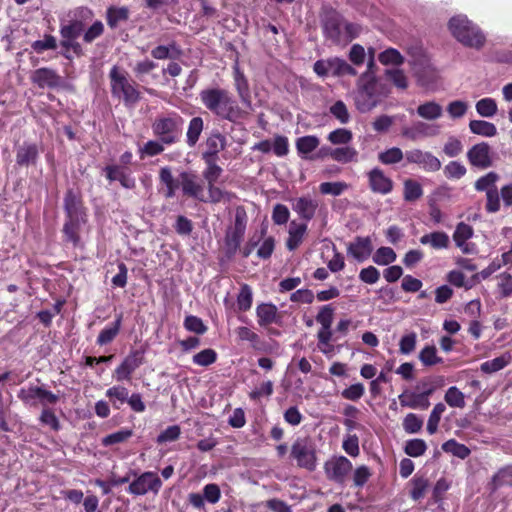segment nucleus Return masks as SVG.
<instances>
[{
    "label": "nucleus",
    "instance_id": "obj_46",
    "mask_svg": "<svg viewBox=\"0 0 512 512\" xmlns=\"http://www.w3.org/2000/svg\"><path fill=\"white\" fill-rule=\"evenodd\" d=\"M499 178L500 176L498 173L490 171L475 181L474 188L478 192H487L491 189H496V182Z\"/></svg>",
    "mask_w": 512,
    "mask_h": 512
},
{
    "label": "nucleus",
    "instance_id": "obj_51",
    "mask_svg": "<svg viewBox=\"0 0 512 512\" xmlns=\"http://www.w3.org/2000/svg\"><path fill=\"white\" fill-rule=\"evenodd\" d=\"M402 134L411 140H416L421 136L433 135L434 131H432L428 124L424 122H417L412 127L405 128Z\"/></svg>",
    "mask_w": 512,
    "mask_h": 512
},
{
    "label": "nucleus",
    "instance_id": "obj_17",
    "mask_svg": "<svg viewBox=\"0 0 512 512\" xmlns=\"http://www.w3.org/2000/svg\"><path fill=\"white\" fill-rule=\"evenodd\" d=\"M228 146L227 138L219 130L214 129L210 132L205 141V151L202 152V159L218 160V154Z\"/></svg>",
    "mask_w": 512,
    "mask_h": 512
},
{
    "label": "nucleus",
    "instance_id": "obj_10",
    "mask_svg": "<svg viewBox=\"0 0 512 512\" xmlns=\"http://www.w3.org/2000/svg\"><path fill=\"white\" fill-rule=\"evenodd\" d=\"M344 24L343 16L336 10L327 11L322 20L324 36L334 44L342 42V26Z\"/></svg>",
    "mask_w": 512,
    "mask_h": 512
},
{
    "label": "nucleus",
    "instance_id": "obj_43",
    "mask_svg": "<svg viewBox=\"0 0 512 512\" xmlns=\"http://www.w3.org/2000/svg\"><path fill=\"white\" fill-rule=\"evenodd\" d=\"M418 358L425 367H431L443 363V358L438 356L434 345H426L419 352Z\"/></svg>",
    "mask_w": 512,
    "mask_h": 512
},
{
    "label": "nucleus",
    "instance_id": "obj_34",
    "mask_svg": "<svg viewBox=\"0 0 512 512\" xmlns=\"http://www.w3.org/2000/svg\"><path fill=\"white\" fill-rule=\"evenodd\" d=\"M159 179L160 182L163 183L166 187L164 191L165 198H173L176 194L177 189H181V185L179 184V178L177 180L174 179L171 169L169 167H162L159 171Z\"/></svg>",
    "mask_w": 512,
    "mask_h": 512
},
{
    "label": "nucleus",
    "instance_id": "obj_58",
    "mask_svg": "<svg viewBox=\"0 0 512 512\" xmlns=\"http://www.w3.org/2000/svg\"><path fill=\"white\" fill-rule=\"evenodd\" d=\"M446 407L443 403H437L432 409L428 422H427V432L430 435H433L437 432L439 422L441 420L442 414L445 412Z\"/></svg>",
    "mask_w": 512,
    "mask_h": 512
},
{
    "label": "nucleus",
    "instance_id": "obj_22",
    "mask_svg": "<svg viewBox=\"0 0 512 512\" xmlns=\"http://www.w3.org/2000/svg\"><path fill=\"white\" fill-rule=\"evenodd\" d=\"M86 222L87 219H65L62 228L63 241L66 243H71L74 248L82 246L80 234L82 226L85 225Z\"/></svg>",
    "mask_w": 512,
    "mask_h": 512
},
{
    "label": "nucleus",
    "instance_id": "obj_18",
    "mask_svg": "<svg viewBox=\"0 0 512 512\" xmlns=\"http://www.w3.org/2000/svg\"><path fill=\"white\" fill-rule=\"evenodd\" d=\"M105 177L109 182L118 181L125 189H134L136 180L127 167L118 164L107 165L104 168Z\"/></svg>",
    "mask_w": 512,
    "mask_h": 512
},
{
    "label": "nucleus",
    "instance_id": "obj_25",
    "mask_svg": "<svg viewBox=\"0 0 512 512\" xmlns=\"http://www.w3.org/2000/svg\"><path fill=\"white\" fill-rule=\"evenodd\" d=\"M292 208L301 219L310 221L316 214L318 202L310 197L303 196L295 200Z\"/></svg>",
    "mask_w": 512,
    "mask_h": 512
},
{
    "label": "nucleus",
    "instance_id": "obj_36",
    "mask_svg": "<svg viewBox=\"0 0 512 512\" xmlns=\"http://www.w3.org/2000/svg\"><path fill=\"white\" fill-rule=\"evenodd\" d=\"M422 185L414 179H405L403 182V198L406 202H415L423 196Z\"/></svg>",
    "mask_w": 512,
    "mask_h": 512
},
{
    "label": "nucleus",
    "instance_id": "obj_35",
    "mask_svg": "<svg viewBox=\"0 0 512 512\" xmlns=\"http://www.w3.org/2000/svg\"><path fill=\"white\" fill-rule=\"evenodd\" d=\"M320 144V140L315 135L299 137L296 140V149L302 158L309 159L308 154L312 153Z\"/></svg>",
    "mask_w": 512,
    "mask_h": 512
},
{
    "label": "nucleus",
    "instance_id": "obj_4",
    "mask_svg": "<svg viewBox=\"0 0 512 512\" xmlns=\"http://www.w3.org/2000/svg\"><path fill=\"white\" fill-rule=\"evenodd\" d=\"M449 30L452 35L466 47L481 49L486 37L481 29L465 16H455L449 21Z\"/></svg>",
    "mask_w": 512,
    "mask_h": 512
},
{
    "label": "nucleus",
    "instance_id": "obj_11",
    "mask_svg": "<svg viewBox=\"0 0 512 512\" xmlns=\"http://www.w3.org/2000/svg\"><path fill=\"white\" fill-rule=\"evenodd\" d=\"M162 487V481L155 472L147 471L132 481L128 492L133 495H144L149 491L158 493Z\"/></svg>",
    "mask_w": 512,
    "mask_h": 512
},
{
    "label": "nucleus",
    "instance_id": "obj_13",
    "mask_svg": "<svg viewBox=\"0 0 512 512\" xmlns=\"http://www.w3.org/2000/svg\"><path fill=\"white\" fill-rule=\"evenodd\" d=\"M179 184L184 196L198 201H205L204 187L199 181L198 175L193 171L179 173Z\"/></svg>",
    "mask_w": 512,
    "mask_h": 512
},
{
    "label": "nucleus",
    "instance_id": "obj_41",
    "mask_svg": "<svg viewBox=\"0 0 512 512\" xmlns=\"http://www.w3.org/2000/svg\"><path fill=\"white\" fill-rule=\"evenodd\" d=\"M206 165L202 172L204 180L208 184H216L223 173V169L217 164L218 160L202 159Z\"/></svg>",
    "mask_w": 512,
    "mask_h": 512
},
{
    "label": "nucleus",
    "instance_id": "obj_63",
    "mask_svg": "<svg viewBox=\"0 0 512 512\" xmlns=\"http://www.w3.org/2000/svg\"><path fill=\"white\" fill-rule=\"evenodd\" d=\"M353 134L345 128H338L328 134V141L333 145H346L351 142Z\"/></svg>",
    "mask_w": 512,
    "mask_h": 512
},
{
    "label": "nucleus",
    "instance_id": "obj_49",
    "mask_svg": "<svg viewBox=\"0 0 512 512\" xmlns=\"http://www.w3.org/2000/svg\"><path fill=\"white\" fill-rule=\"evenodd\" d=\"M475 108L480 116L486 118L493 117L498 111V106L495 99L490 97H485L477 101Z\"/></svg>",
    "mask_w": 512,
    "mask_h": 512
},
{
    "label": "nucleus",
    "instance_id": "obj_6",
    "mask_svg": "<svg viewBox=\"0 0 512 512\" xmlns=\"http://www.w3.org/2000/svg\"><path fill=\"white\" fill-rule=\"evenodd\" d=\"M290 455L300 468L312 472L317 467L315 444L309 437H298L291 446Z\"/></svg>",
    "mask_w": 512,
    "mask_h": 512
},
{
    "label": "nucleus",
    "instance_id": "obj_55",
    "mask_svg": "<svg viewBox=\"0 0 512 512\" xmlns=\"http://www.w3.org/2000/svg\"><path fill=\"white\" fill-rule=\"evenodd\" d=\"M218 354L217 352L212 348H206L198 353H196L192 361L194 364L201 366V367H208L212 364H214L217 361Z\"/></svg>",
    "mask_w": 512,
    "mask_h": 512
},
{
    "label": "nucleus",
    "instance_id": "obj_5",
    "mask_svg": "<svg viewBox=\"0 0 512 512\" xmlns=\"http://www.w3.org/2000/svg\"><path fill=\"white\" fill-rule=\"evenodd\" d=\"M248 216L243 206H238L235 210V219L233 226L227 228L224 237V252L228 259H232L240 249V244L244 238Z\"/></svg>",
    "mask_w": 512,
    "mask_h": 512
},
{
    "label": "nucleus",
    "instance_id": "obj_47",
    "mask_svg": "<svg viewBox=\"0 0 512 512\" xmlns=\"http://www.w3.org/2000/svg\"><path fill=\"white\" fill-rule=\"evenodd\" d=\"M166 143L161 140H149L142 147L139 148L140 159L146 157H154L163 153Z\"/></svg>",
    "mask_w": 512,
    "mask_h": 512
},
{
    "label": "nucleus",
    "instance_id": "obj_26",
    "mask_svg": "<svg viewBox=\"0 0 512 512\" xmlns=\"http://www.w3.org/2000/svg\"><path fill=\"white\" fill-rule=\"evenodd\" d=\"M123 321V313H119L115 316V320L104 327L97 336L96 343L99 346L108 345L115 340L121 330Z\"/></svg>",
    "mask_w": 512,
    "mask_h": 512
},
{
    "label": "nucleus",
    "instance_id": "obj_7",
    "mask_svg": "<svg viewBox=\"0 0 512 512\" xmlns=\"http://www.w3.org/2000/svg\"><path fill=\"white\" fill-rule=\"evenodd\" d=\"M334 310L331 304L323 305L320 307L315 318L317 323L321 325L317 333L318 346L325 354L333 351V345L330 342L333 336L331 326L334 319Z\"/></svg>",
    "mask_w": 512,
    "mask_h": 512
},
{
    "label": "nucleus",
    "instance_id": "obj_16",
    "mask_svg": "<svg viewBox=\"0 0 512 512\" xmlns=\"http://www.w3.org/2000/svg\"><path fill=\"white\" fill-rule=\"evenodd\" d=\"M469 163L477 168L486 169L492 166L490 146L486 142L473 145L467 152Z\"/></svg>",
    "mask_w": 512,
    "mask_h": 512
},
{
    "label": "nucleus",
    "instance_id": "obj_64",
    "mask_svg": "<svg viewBox=\"0 0 512 512\" xmlns=\"http://www.w3.org/2000/svg\"><path fill=\"white\" fill-rule=\"evenodd\" d=\"M405 155L398 147L389 148L378 155V160L385 165L399 163Z\"/></svg>",
    "mask_w": 512,
    "mask_h": 512
},
{
    "label": "nucleus",
    "instance_id": "obj_52",
    "mask_svg": "<svg viewBox=\"0 0 512 512\" xmlns=\"http://www.w3.org/2000/svg\"><path fill=\"white\" fill-rule=\"evenodd\" d=\"M132 436L133 430L125 428L106 435L105 437L102 438L101 443L103 446L108 447L114 444L126 442Z\"/></svg>",
    "mask_w": 512,
    "mask_h": 512
},
{
    "label": "nucleus",
    "instance_id": "obj_19",
    "mask_svg": "<svg viewBox=\"0 0 512 512\" xmlns=\"http://www.w3.org/2000/svg\"><path fill=\"white\" fill-rule=\"evenodd\" d=\"M369 188L372 192L387 195L394 188L393 180L386 176L380 168H373L367 173Z\"/></svg>",
    "mask_w": 512,
    "mask_h": 512
},
{
    "label": "nucleus",
    "instance_id": "obj_56",
    "mask_svg": "<svg viewBox=\"0 0 512 512\" xmlns=\"http://www.w3.org/2000/svg\"><path fill=\"white\" fill-rule=\"evenodd\" d=\"M442 449L447 453H452L461 459L467 458L471 451L470 449L461 443H458L455 439H450L442 444Z\"/></svg>",
    "mask_w": 512,
    "mask_h": 512
},
{
    "label": "nucleus",
    "instance_id": "obj_60",
    "mask_svg": "<svg viewBox=\"0 0 512 512\" xmlns=\"http://www.w3.org/2000/svg\"><path fill=\"white\" fill-rule=\"evenodd\" d=\"M253 302V294L251 287L244 283L240 287V292L237 296V306L240 311H248Z\"/></svg>",
    "mask_w": 512,
    "mask_h": 512
},
{
    "label": "nucleus",
    "instance_id": "obj_21",
    "mask_svg": "<svg viewBox=\"0 0 512 512\" xmlns=\"http://www.w3.org/2000/svg\"><path fill=\"white\" fill-rule=\"evenodd\" d=\"M373 251L372 240L369 236H356L353 242L347 245V254L358 262L367 260Z\"/></svg>",
    "mask_w": 512,
    "mask_h": 512
},
{
    "label": "nucleus",
    "instance_id": "obj_61",
    "mask_svg": "<svg viewBox=\"0 0 512 512\" xmlns=\"http://www.w3.org/2000/svg\"><path fill=\"white\" fill-rule=\"evenodd\" d=\"M266 233H267V228L262 227L259 232L254 233L249 238V240L246 242V244L242 248L239 249L243 258H248L252 254V252L258 246L260 241L264 238Z\"/></svg>",
    "mask_w": 512,
    "mask_h": 512
},
{
    "label": "nucleus",
    "instance_id": "obj_14",
    "mask_svg": "<svg viewBox=\"0 0 512 512\" xmlns=\"http://www.w3.org/2000/svg\"><path fill=\"white\" fill-rule=\"evenodd\" d=\"M63 208L65 219H87L86 208L80 191L68 189L64 196Z\"/></svg>",
    "mask_w": 512,
    "mask_h": 512
},
{
    "label": "nucleus",
    "instance_id": "obj_45",
    "mask_svg": "<svg viewBox=\"0 0 512 512\" xmlns=\"http://www.w3.org/2000/svg\"><path fill=\"white\" fill-rule=\"evenodd\" d=\"M355 104L360 112L365 113L376 107L377 97L372 94H366L365 92L357 89Z\"/></svg>",
    "mask_w": 512,
    "mask_h": 512
},
{
    "label": "nucleus",
    "instance_id": "obj_28",
    "mask_svg": "<svg viewBox=\"0 0 512 512\" xmlns=\"http://www.w3.org/2000/svg\"><path fill=\"white\" fill-rule=\"evenodd\" d=\"M375 66L373 57L368 62L367 70L358 79L357 89L377 97V80L372 68Z\"/></svg>",
    "mask_w": 512,
    "mask_h": 512
},
{
    "label": "nucleus",
    "instance_id": "obj_40",
    "mask_svg": "<svg viewBox=\"0 0 512 512\" xmlns=\"http://www.w3.org/2000/svg\"><path fill=\"white\" fill-rule=\"evenodd\" d=\"M469 129L473 134L483 137H494L497 134L496 126L484 120H471L469 122Z\"/></svg>",
    "mask_w": 512,
    "mask_h": 512
},
{
    "label": "nucleus",
    "instance_id": "obj_62",
    "mask_svg": "<svg viewBox=\"0 0 512 512\" xmlns=\"http://www.w3.org/2000/svg\"><path fill=\"white\" fill-rule=\"evenodd\" d=\"M427 450L426 442L423 439L415 438L406 441L404 452L410 457H420Z\"/></svg>",
    "mask_w": 512,
    "mask_h": 512
},
{
    "label": "nucleus",
    "instance_id": "obj_32",
    "mask_svg": "<svg viewBox=\"0 0 512 512\" xmlns=\"http://www.w3.org/2000/svg\"><path fill=\"white\" fill-rule=\"evenodd\" d=\"M130 11L126 6H110L106 10L107 25L111 29H116L121 23L127 22Z\"/></svg>",
    "mask_w": 512,
    "mask_h": 512
},
{
    "label": "nucleus",
    "instance_id": "obj_24",
    "mask_svg": "<svg viewBox=\"0 0 512 512\" xmlns=\"http://www.w3.org/2000/svg\"><path fill=\"white\" fill-rule=\"evenodd\" d=\"M257 322L261 327H267L273 323L279 324L281 316L276 305L272 303H261L256 308Z\"/></svg>",
    "mask_w": 512,
    "mask_h": 512
},
{
    "label": "nucleus",
    "instance_id": "obj_38",
    "mask_svg": "<svg viewBox=\"0 0 512 512\" xmlns=\"http://www.w3.org/2000/svg\"><path fill=\"white\" fill-rule=\"evenodd\" d=\"M331 59V74L335 77L356 76L357 71L346 60L339 57Z\"/></svg>",
    "mask_w": 512,
    "mask_h": 512
},
{
    "label": "nucleus",
    "instance_id": "obj_30",
    "mask_svg": "<svg viewBox=\"0 0 512 512\" xmlns=\"http://www.w3.org/2000/svg\"><path fill=\"white\" fill-rule=\"evenodd\" d=\"M307 231V224L305 223H296L292 221L290 223L288 238L286 241V247L289 251L296 250L302 243L303 237Z\"/></svg>",
    "mask_w": 512,
    "mask_h": 512
},
{
    "label": "nucleus",
    "instance_id": "obj_50",
    "mask_svg": "<svg viewBox=\"0 0 512 512\" xmlns=\"http://www.w3.org/2000/svg\"><path fill=\"white\" fill-rule=\"evenodd\" d=\"M411 485L410 496L413 500L418 501L424 497L429 481L426 477L416 474L411 480Z\"/></svg>",
    "mask_w": 512,
    "mask_h": 512
},
{
    "label": "nucleus",
    "instance_id": "obj_9",
    "mask_svg": "<svg viewBox=\"0 0 512 512\" xmlns=\"http://www.w3.org/2000/svg\"><path fill=\"white\" fill-rule=\"evenodd\" d=\"M144 352L141 350H131L122 362L115 368L113 378L118 381H130L132 374L144 364Z\"/></svg>",
    "mask_w": 512,
    "mask_h": 512
},
{
    "label": "nucleus",
    "instance_id": "obj_44",
    "mask_svg": "<svg viewBox=\"0 0 512 512\" xmlns=\"http://www.w3.org/2000/svg\"><path fill=\"white\" fill-rule=\"evenodd\" d=\"M444 384V379L441 376L434 378H426L420 381L417 385V389L421 390L420 393L424 398L429 399L431 395Z\"/></svg>",
    "mask_w": 512,
    "mask_h": 512
},
{
    "label": "nucleus",
    "instance_id": "obj_8",
    "mask_svg": "<svg viewBox=\"0 0 512 512\" xmlns=\"http://www.w3.org/2000/svg\"><path fill=\"white\" fill-rule=\"evenodd\" d=\"M352 469V462L345 456H333L324 463L326 478L341 486L346 483Z\"/></svg>",
    "mask_w": 512,
    "mask_h": 512
},
{
    "label": "nucleus",
    "instance_id": "obj_15",
    "mask_svg": "<svg viewBox=\"0 0 512 512\" xmlns=\"http://www.w3.org/2000/svg\"><path fill=\"white\" fill-rule=\"evenodd\" d=\"M407 163L418 164L423 170L436 172L441 168L440 160L430 152L420 149H412L405 152Z\"/></svg>",
    "mask_w": 512,
    "mask_h": 512
},
{
    "label": "nucleus",
    "instance_id": "obj_54",
    "mask_svg": "<svg viewBox=\"0 0 512 512\" xmlns=\"http://www.w3.org/2000/svg\"><path fill=\"white\" fill-rule=\"evenodd\" d=\"M84 31V23L80 20H72L60 28V34L64 39H76Z\"/></svg>",
    "mask_w": 512,
    "mask_h": 512
},
{
    "label": "nucleus",
    "instance_id": "obj_3",
    "mask_svg": "<svg viewBox=\"0 0 512 512\" xmlns=\"http://www.w3.org/2000/svg\"><path fill=\"white\" fill-rule=\"evenodd\" d=\"M184 118L176 111H168L158 115L152 122L153 135L172 146L180 142L183 132Z\"/></svg>",
    "mask_w": 512,
    "mask_h": 512
},
{
    "label": "nucleus",
    "instance_id": "obj_31",
    "mask_svg": "<svg viewBox=\"0 0 512 512\" xmlns=\"http://www.w3.org/2000/svg\"><path fill=\"white\" fill-rule=\"evenodd\" d=\"M420 243L430 245L435 250L447 249L450 246V238L443 231H434L420 237Z\"/></svg>",
    "mask_w": 512,
    "mask_h": 512
},
{
    "label": "nucleus",
    "instance_id": "obj_29",
    "mask_svg": "<svg viewBox=\"0 0 512 512\" xmlns=\"http://www.w3.org/2000/svg\"><path fill=\"white\" fill-rule=\"evenodd\" d=\"M506 486L512 487V465L499 468L488 483V487L492 493Z\"/></svg>",
    "mask_w": 512,
    "mask_h": 512
},
{
    "label": "nucleus",
    "instance_id": "obj_42",
    "mask_svg": "<svg viewBox=\"0 0 512 512\" xmlns=\"http://www.w3.org/2000/svg\"><path fill=\"white\" fill-rule=\"evenodd\" d=\"M105 395L111 400L113 407L119 409L127 402L129 390L124 386L116 385L107 389Z\"/></svg>",
    "mask_w": 512,
    "mask_h": 512
},
{
    "label": "nucleus",
    "instance_id": "obj_27",
    "mask_svg": "<svg viewBox=\"0 0 512 512\" xmlns=\"http://www.w3.org/2000/svg\"><path fill=\"white\" fill-rule=\"evenodd\" d=\"M398 399L402 407H408L411 409L426 410L430 406L429 399L424 398L420 392L417 393L405 390L398 396Z\"/></svg>",
    "mask_w": 512,
    "mask_h": 512
},
{
    "label": "nucleus",
    "instance_id": "obj_33",
    "mask_svg": "<svg viewBox=\"0 0 512 512\" xmlns=\"http://www.w3.org/2000/svg\"><path fill=\"white\" fill-rule=\"evenodd\" d=\"M204 130V120L200 116H195L190 119L186 131V143L190 148H193L198 143L200 136Z\"/></svg>",
    "mask_w": 512,
    "mask_h": 512
},
{
    "label": "nucleus",
    "instance_id": "obj_12",
    "mask_svg": "<svg viewBox=\"0 0 512 512\" xmlns=\"http://www.w3.org/2000/svg\"><path fill=\"white\" fill-rule=\"evenodd\" d=\"M31 82L40 89H58L63 85L62 76L54 69L41 67L34 70L30 76Z\"/></svg>",
    "mask_w": 512,
    "mask_h": 512
},
{
    "label": "nucleus",
    "instance_id": "obj_39",
    "mask_svg": "<svg viewBox=\"0 0 512 512\" xmlns=\"http://www.w3.org/2000/svg\"><path fill=\"white\" fill-rule=\"evenodd\" d=\"M235 87L242 103L247 107H251V95L248 81L244 74L238 69H236L235 73Z\"/></svg>",
    "mask_w": 512,
    "mask_h": 512
},
{
    "label": "nucleus",
    "instance_id": "obj_57",
    "mask_svg": "<svg viewBox=\"0 0 512 512\" xmlns=\"http://www.w3.org/2000/svg\"><path fill=\"white\" fill-rule=\"evenodd\" d=\"M396 253L390 247H380L374 253L372 259L377 265L386 266L393 263L396 260Z\"/></svg>",
    "mask_w": 512,
    "mask_h": 512
},
{
    "label": "nucleus",
    "instance_id": "obj_1",
    "mask_svg": "<svg viewBox=\"0 0 512 512\" xmlns=\"http://www.w3.org/2000/svg\"><path fill=\"white\" fill-rule=\"evenodd\" d=\"M199 98L203 106L220 120L237 123L245 116V111L241 109L233 95L224 88L203 89L199 93Z\"/></svg>",
    "mask_w": 512,
    "mask_h": 512
},
{
    "label": "nucleus",
    "instance_id": "obj_37",
    "mask_svg": "<svg viewBox=\"0 0 512 512\" xmlns=\"http://www.w3.org/2000/svg\"><path fill=\"white\" fill-rule=\"evenodd\" d=\"M180 54L181 50L175 42H172L168 46L158 45L151 51V56L157 60L177 59Z\"/></svg>",
    "mask_w": 512,
    "mask_h": 512
},
{
    "label": "nucleus",
    "instance_id": "obj_48",
    "mask_svg": "<svg viewBox=\"0 0 512 512\" xmlns=\"http://www.w3.org/2000/svg\"><path fill=\"white\" fill-rule=\"evenodd\" d=\"M417 113L424 119L435 120L442 115V107L438 103L430 101L419 105Z\"/></svg>",
    "mask_w": 512,
    "mask_h": 512
},
{
    "label": "nucleus",
    "instance_id": "obj_2",
    "mask_svg": "<svg viewBox=\"0 0 512 512\" xmlns=\"http://www.w3.org/2000/svg\"><path fill=\"white\" fill-rule=\"evenodd\" d=\"M110 91L113 98L122 101L126 107H134L141 99L138 84L128 73L114 65L109 71Z\"/></svg>",
    "mask_w": 512,
    "mask_h": 512
},
{
    "label": "nucleus",
    "instance_id": "obj_53",
    "mask_svg": "<svg viewBox=\"0 0 512 512\" xmlns=\"http://www.w3.org/2000/svg\"><path fill=\"white\" fill-rule=\"evenodd\" d=\"M509 355H501L492 360H488L481 364V371L484 373H495L505 368L510 362Z\"/></svg>",
    "mask_w": 512,
    "mask_h": 512
},
{
    "label": "nucleus",
    "instance_id": "obj_20",
    "mask_svg": "<svg viewBox=\"0 0 512 512\" xmlns=\"http://www.w3.org/2000/svg\"><path fill=\"white\" fill-rule=\"evenodd\" d=\"M39 147L36 143L24 141L16 148V164L19 167L36 165L39 158Z\"/></svg>",
    "mask_w": 512,
    "mask_h": 512
},
{
    "label": "nucleus",
    "instance_id": "obj_59",
    "mask_svg": "<svg viewBox=\"0 0 512 512\" xmlns=\"http://www.w3.org/2000/svg\"><path fill=\"white\" fill-rule=\"evenodd\" d=\"M444 400L453 408H464L466 404L464 394L456 386L448 388L445 393Z\"/></svg>",
    "mask_w": 512,
    "mask_h": 512
},
{
    "label": "nucleus",
    "instance_id": "obj_23",
    "mask_svg": "<svg viewBox=\"0 0 512 512\" xmlns=\"http://www.w3.org/2000/svg\"><path fill=\"white\" fill-rule=\"evenodd\" d=\"M473 227L465 222H460L456 225L453 233V241L455 245L462 251L463 254H471L474 252V244H469L467 241L473 237Z\"/></svg>",
    "mask_w": 512,
    "mask_h": 512
}]
</instances>
